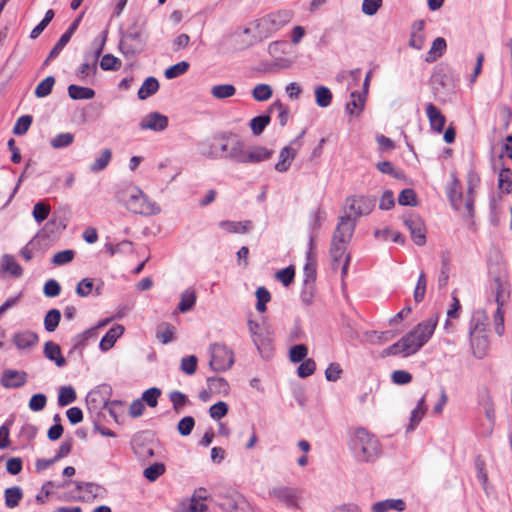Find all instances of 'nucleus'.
<instances>
[{"label":"nucleus","mask_w":512,"mask_h":512,"mask_svg":"<svg viewBox=\"0 0 512 512\" xmlns=\"http://www.w3.org/2000/svg\"><path fill=\"white\" fill-rule=\"evenodd\" d=\"M327 213L322 207H317L309 213L308 218V248H315V239L320 233L323 222L326 220Z\"/></svg>","instance_id":"13"},{"label":"nucleus","mask_w":512,"mask_h":512,"mask_svg":"<svg viewBox=\"0 0 512 512\" xmlns=\"http://www.w3.org/2000/svg\"><path fill=\"white\" fill-rule=\"evenodd\" d=\"M38 341V335L29 330L17 332L13 336V343L19 350L33 347L38 343Z\"/></svg>","instance_id":"21"},{"label":"nucleus","mask_w":512,"mask_h":512,"mask_svg":"<svg viewBox=\"0 0 512 512\" xmlns=\"http://www.w3.org/2000/svg\"><path fill=\"white\" fill-rule=\"evenodd\" d=\"M356 224L357 220L355 217H351L349 214L340 215L332 235V240L337 243L349 244L353 237Z\"/></svg>","instance_id":"11"},{"label":"nucleus","mask_w":512,"mask_h":512,"mask_svg":"<svg viewBox=\"0 0 512 512\" xmlns=\"http://www.w3.org/2000/svg\"><path fill=\"white\" fill-rule=\"evenodd\" d=\"M447 44L446 40L442 37H437L430 48V50L427 53L426 61L427 62H434L438 58H440L443 53L446 51Z\"/></svg>","instance_id":"38"},{"label":"nucleus","mask_w":512,"mask_h":512,"mask_svg":"<svg viewBox=\"0 0 512 512\" xmlns=\"http://www.w3.org/2000/svg\"><path fill=\"white\" fill-rule=\"evenodd\" d=\"M244 499L245 497L241 494L228 495L223 498V502H221L219 506L224 512H233Z\"/></svg>","instance_id":"52"},{"label":"nucleus","mask_w":512,"mask_h":512,"mask_svg":"<svg viewBox=\"0 0 512 512\" xmlns=\"http://www.w3.org/2000/svg\"><path fill=\"white\" fill-rule=\"evenodd\" d=\"M347 243H337L333 240H331V247H330V255L335 263H340L342 260L343 266H342V274L347 273L348 265L350 256L346 253L347 251Z\"/></svg>","instance_id":"18"},{"label":"nucleus","mask_w":512,"mask_h":512,"mask_svg":"<svg viewBox=\"0 0 512 512\" xmlns=\"http://www.w3.org/2000/svg\"><path fill=\"white\" fill-rule=\"evenodd\" d=\"M198 359L195 355L183 357L181 359V371L187 375H192L196 372Z\"/></svg>","instance_id":"62"},{"label":"nucleus","mask_w":512,"mask_h":512,"mask_svg":"<svg viewBox=\"0 0 512 512\" xmlns=\"http://www.w3.org/2000/svg\"><path fill=\"white\" fill-rule=\"evenodd\" d=\"M169 399L172 402L173 409L176 412H179L180 409L182 407H184L189 402L188 397L184 393L177 391V390L172 391L169 394Z\"/></svg>","instance_id":"61"},{"label":"nucleus","mask_w":512,"mask_h":512,"mask_svg":"<svg viewBox=\"0 0 512 512\" xmlns=\"http://www.w3.org/2000/svg\"><path fill=\"white\" fill-rule=\"evenodd\" d=\"M483 333L484 328L480 327L479 319L473 317L469 329L470 342L474 355L479 359L485 356L489 347L488 337Z\"/></svg>","instance_id":"10"},{"label":"nucleus","mask_w":512,"mask_h":512,"mask_svg":"<svg viewBox=\"0 0 512 512\" xmlns=\"http://www.w3.org/2000/svg\"><path fill=\"white\" fill-rule=\"evenodd\" d=\"M161 395V390L156 387H152L144 391L140 400L147 403L150 407H155L158 403V398Z\"/></svg>","instance_id":"64"},{"label":"nucleus","mask_w":512,"mask_h":512,"mask_svg":"<svg viewBox=\"0 0 512 512\" xmlns=\"http://www.w3.org/2000/svg\"><path fill=\"white\" fill-rule=\"evenodd\" d=\"M112 159V151L110 148H105L95 158L94 162L90 165V171L100 172L104 170Z\"/></svg>","instance_id":"41"},{"label":"nucleus","mask_w":512,"mask_h":512,"mask_svg":"<svg viewBox=\"0 0 512 512\" xmlns=\"http://www.w3.org/2000/svg\"><path fill=\"white\" fill-rule=\"evenodd\" d=\"M290 10H279L269 13L255 21V41H261L270 37L273 33L280 30L292 19Z\"/></svg>","instance_id":"4"},{"label":"nucleus","mask_w":512,"mask_h":512,"mask_svg":"<svg viewBox=\"0 0 512 512\" xmlns=\"http://www.w3.org/2000/svg\"><path fill=\"white\" fill-rule=\"evenodd\" d=\"M219 227L227 233H247L252 228V222L246 221H221Z\"/></svg>","instance_id":"30"},{"label":"nucleus","mask_w":512,"mask_h":512,"mask_svg":"<svg viewBox=\"0 0 512 512\" xmlns=\"http://www.w3.org/2000/svg\"><path fill=\"white\" fill-rule=\"evenodd\" d=\"M498 183L501 192H510L512 189V170L509 168H503L499 173Z\"/></svg>","instance_id":"59"},{"label":"nucleus","mask_w":512,"mask_h":512,"mask_svg":"<svg viewBox=\"0 0 512 512\" xmlns=\"http://www.w3.org/2000/svg\"><path fill=\"white\" fill-rule=\"evenodd\" d=\"M77 398L75 389L72 386H63L59 390L58 405L61 407L73 403Z\"/></svg>","instance_id":"46"},{"label":"nucleus","mask_w":512,"mask_h":512,"mask_svg":"<svg viewBox=\"0 0 512 512\" xmlns=\"http://www.w3.org/2000/svg\"><path fill=\"white\" fill-rule=\"evenodd\" d=\"M404 224L411 234V238L418 246H423L426 243V229L423 221L416 216H410L404 219Z\"/></svg>","instance_id":"14"},{"label":"nucleus","mask_w":512,"mask_h":512,"mask_svg":"<svg viewBox=\"0 0 512 512\" xmlns=\"http://www.w3.org/2000/svg\"><path fill=\"white\" fill-rule=\"evenodd\" d=\"M246 153L245 144L239 136L233 134V137H229V152L226 154V159L245 163Z\"/></svg>","instance_id":"17"},{"label":"nucleus","mask_w":512,"mask_h":512,"mask_svg":"<svg viewBox=\"0 0 512 512\" xmlns=\"http://www.w3.org/2000/svg\"><path fill=\"white\" fill-rule=\"evenodd\" d=\"M190 67V64L186 61L178 62L175 65L170 66L165 70V77L167 79H174L185 74Z\"/></svg>","instance_id":"54"},{"label":"nucleus","mask_w":512,"mask_h":512,"mask_svg":"<svg viewBox=\"0 0 512 512\" xmlns=\"http://www.w3.org/2000/svg\"><path fill=\"white\" fill-rule=\"evenodd\" d=\"M73 141H74V135L70 132H65V133H60V134H57L56 136H54L50 141V145L54 149H61V148L68 147L69 145H71L73 143Z\"/></svg>","instance_id":"51"},{"label":"nucleus","mask_w":512,"mask_h":512,"mask_svg":"<svg viewBox=\"0 0 512 512\" xmlns=\"http://www.w3.org/2000/svg\"><path fill=\"white\" fill-rule=\"evenodd\" d=\"M271 118L268 114H262L254 117L250 121V128L254 135L258 136L263 133L266 126L270 123Z\"/></svg>","instance_id":"47"},{"label":"nucleus","mask_w":512,"mask_h":512,"mask_svg":"<svg viewBox=\"0 0 512 512\" xmlns=\"http://www.w3.org/2000/svg\"><path fill=\"white\" fill-rule=\"evenodd\" d=\"M33 118L31 115H23L19 117L13 127V133L17 136L24 135L32 124Z\"/></svg>","instance_id":"58"},{"label":"nucleus","mask_w":512,"mask_h":512,"mask_svg":"<svg viewBox=\"0 0 512 512\" xmlns=\"http://www.w3.org/2000/svg\"><path fill=\"white\" fill-rule=\"evenodd\" d=\"M406 509V503L402 499H386L372 505V512H388L395 510L402 512Z\"/></svg>","instance_id":"26"},{"label":"nucleus","mask_w":512,"mask_h":512,"mask_svg":"<svg viewBox=\"0 0 512 512\" xmlns=\"http://www.w3.org/2000/svg\"><path fill=\"white\" fill-rule=\"evenodd\" d=\"M97 327H92L84 332L76 335L73 338V346L69 350L68 355H72L74 352L78 351L80 355H82L83 348L86 346L87 341L91 338H95L97 336Z\"/></svg>","instance_id":"25"},{"label":"nucleus","mask_w":512,"mask_h":512,"mask_svg":"<svg viewBox=\"0 0 512 512\" xmlns=\"http://www.w3.org/2000/svg\"><path fill=\"white\" fill-rule=\"evenodd\" d=\"M449 201L453 209L458 211L465 221L472 223L475 202L473 194H449Z\"/></svg>","instance_id":"12"},{"label":"nucleus","mask_w":512,"mask_h":512,"mask_svg":"<svg viewBox=\"0 0 512 512\" xmlns=\"http://www.w3.org/2000/svg\"><path fill=\"white\" fill-rule=\"evenodd\" d=\"M5 505L14 508L19 505L23 498V491L19 486H13L4 491Z\"/></svg>","instance_id":"40"},{"label":"nucleus","mask_w":512,"mask_h":512,"mask_svg":"<svg viewBox=\"0 0 512 512\" xmlns=\"http://www.w3.org/2000/svg\"><path fill=\"white\" fill-rule=\"evenodd\" d=\"M159 89V82L155 77H148L144 80L143 84L138 90V98L145 100L154 95Z\"/></svg>","instance_id":"37"},{"label":"nucleus","mask_w":512,"mask_h":512,"mask_svg":"<svg viewBox=\"0 0 512 512\" xmlns=\"http://www.w3.org/2000/svg\"><path fill=\"white\" fill-rule=\"evenodd\" d=\"M349 447L354 458L359 462H374L381 454L379 440L362 427L354 431Z\"/></svg>","instance_id":"2"},{"label":"nucleus","mask_w":512,"mask_h":512,"mask_svg":"<svg viewBox=\"0 0 512 512\" xmlns=\"http://www.w3.org/2000/svg\"><path fill=\"white\" fill-rule=\"evenodd\" d=\"M105 40L93 52L84 55V62L78 67L75 72L77 79L84 83H89L95 77L98 67V59L102 53Z\"/></svg>","instance_id":"9"},{"label":"nucleus","mask_w":512,"mask_h":512,"mask_svg":"<svg viewBox=\"0 0 512 512\" xmlns=\"http://www.w3.org/2000/svg\"><path fill=\"white\" fill-rule=\"evenodd\" d=\"M229 137H233L232 133L223 134L210 146L209 155L213 158H226L229 152Z\"/></svg>","instance_id":"28"},{"label":"nucleus","mask_w":512,"mask_h":512,"mask_svg":"<svg viewBox=\"0 0 512 512\" xmlns=\"http://www.w3.org/2000/svg\"><path fill=\"white\" fill-rule=\"evenodd\" d=\"M142 32L136 25L129 27L119 43V49L125 57H134L144 49Z\"/></svg>","instance_id":"8"},{"label":"nucleus","mask_w":512,"mask_h":512,"mask_svg":"<svg viewBox=\"0 0 512 512\" xmlns=\"http://www.w3.org/2000/svg\"><path fill=\"white\" fill-rule=\"evenodd\" d=\"M257 303L256 310L260 313L266 311V304L271 300V294L264 286L258 287L255 292Z\"/></svg>","instance_id":"48"},{"label":"nucleus","mask_w":512,"mask_h":512,"mask_svg":"<svg viewBox=\"0 0 512 512\" xmlns=\"http://www.w3.org/2000/svg\"><path fill=\"white\" fill-rule=\"evenodd\" d=\"M100 67L104 71H116L121 67V60L112 54H105L100 61Z\"/></svg>","instance_id":"57"},{"label":"nucleus","mask_w":512,"mask_h":512,"mask_svg":"<svg viewBox=\"0 0 512 512\" xmlns=\"http://www.w3.org/2000/svg\"><path fill=\"white\" fill-rule=\"evenodd\" d=\"M375 205V199L366 194H352L347 197L343 214H349L357 220L362 215L369 214Z\"/></svg>","instance_id":"7"},{"label":"nucleus","mask_w":512,"mask_h":512,"mask_svg":"<svg viewBox=\"0 0 512 512\" xmlns=\"http://www.w3.org/2000/svg\"><path fill=\"white\" fill-rule=\"evenodd\" d=\"M165 472V465L160 462H156L144 469V477L150 481H156Z\"/></svg>","instance_id":"53"},{"label":"nucleus","mask_w":512,"mask_h":512,"mask_svg":"<svg viewBox=\"0 0 512 512\" xmlns=\"http://www.w3.org/2000/svg\"><path fill=\"white\" fill-rule=\"evenodd\" d=\"M272 88L268 84H258L252 90V96L256 101H267L272 96Z\"/></svg>","instance_id":"56"},{"label":"nucleus","mask_w":512,"mask_h":512,"mask_svg":"<svg viewBox=\"0 0 512 512\" xmlns=\"http://www.w3.org/2000/svg\"><path fill=\"white\" fill-rule=\"evenodd\" d=\"M425 401H426L425 396H422L419 399V401L417 402L416 407L412 410L411 416H410V423L407 427V431H413L418 426V424L420 423L422 418L424 417V415L427 411V406L425 405Z\"/></svg>","instance_id":"32"},{"label":"nucleus","mask_w":512,"mask_h":512,"mask_svg":"<svg viewBox=\"0 0 512 512\" xmlns=\"http://www.w3.org/2000/svg\"><path fill=\"white\" fill-rule=\"evenodd\" d=\"M68 95L73 100H89L94 98L95 91L92 88L71 84L68 86Z\"/></svg>","instance_id":"33"},{"label":"nucleus","mask_w":512,"mask_h":512,"mask_svg":"<svg viewBox=\"0 0 512 512\" xmlns=\"http://www.w3.org/2000/svg\"><path fill=\"white\" fill-rule=\"evenodd\" d=\"M43 354L59 368L66 365V359L62 355L60 346L53 341H47L44 344Z\"/></svg>","instance_id":"20"},{"label":"nucleus","mask_w":512,"mask_h":512,"mask_svg":"<svg viewBox=\"0 0 512 512\" xmlns=\"http://www.w3.org/2000/svg\"><path fill=\"white\" fill-rule=\"evenodd\" d=\"M167 126L168 118L159 112L147 114L139 123L141 130H152L156 132L165 130Z\"/></svg>","instance_id":"15"},{"label":"nucleus","mask_w":512,"mask_h":512,"mask_svg":"<svg viewBox=\"0 0 512 512\" xmlns=\"http://www.w3.org/2000/svg\"><path fill=\"white\" fill-rule=\"evenodd\" d=\"M119 196L118 200L132 213L149 216L160 211L157 203L147 194H119Z\"/></svg>","instance_id":"5"},{"label":"nucleus","mask_w":512,"mask_h":512,"mask_svg":"<svg viewBox=\"0 0 512 512\" xmlns=\"http://www.w3.org/2000/svg\"><path fill=\"white\" fill-rule=\"evenodd\" d=\"M490 290L489 301L497 304V308L494 312L495 332L499 336H502L505 331L503 307L510 297L509 285L502 278L495 277L490 284Z\"/></svg>","instance_id":"3"},{"label":"nucleus","mask_w":512,"mask_h":512,"mask_svg":"<svg viewBox=\"0 0 512 512\" xmlns=\"http://www.w3.org/2000/svg\"><path fill=\"white\" fill-rule=\"evenodd\" d=\"M423 20H417L412 24V31L409 39V46L421 50L425 45V34H424Z\"/></svg>","instance_id":"23"},{"label":"nucleus","mask_w":512,"mask_h":512,"mask_svg":"<svg viewBox=\"0 0 512 512\" xmlns=\"http://www.w3.org/2000/svg\"><path fill=\"white\" fill-rule=\"evenodd\" d=\"M196 293L193 289H186L181 294V299L178 304V310L181 312L189 311L196 303Z\"/></svg>","instance_id":"44"},{"label":"nucleus","mask_w":512,"mask_h":512,"mask_svg":"<svg viewBox=\"0 0 512 512\" xmlns=\"http://www.w3.org/2000/svg\"><path fill=\"white\" fill-rule=\"evenodd\" d=\"M427 287V277L426 274L422 271L418 277L416 287L414 289L413 297L416 303H420L423 301L426 293Z\"/></svg>","instance_id":"55"},{"label":"nucleus","mask_w":512,"mask_h":512,"mask_svg":"<svg viewBox=\"0 0 512 512\" xmlns=\"http://www.w3.org/2000/svg\"><path fill=\"white\" fill-rule=\"evenodd\" d=\"M175 328L169 323H161L157 328V338L167 344L174 340Z\"/></svg>","instance_id":"49"},{"label":"nucleus","mask_w":512,"mask_h":512,"mask_svg":"<svg viewBox=\"0 0 512 512\" xmlns=\"http://www.w3.org/2000/svg\"><path fill=\"white\" fill-rule=\"evenodd\" d=\"M426 115L430 122L431 129L437 133H441L446 123V118L441 111L433 103H429L426 106Z\"/></svg>","instance_id":"19"},{"label":"nucleus","mask_w":512,"mask_h":512,"mask_svg":"<svg viewBox=\"0 0 512 512\" xmlns=\"http://www.w3.org/2000/svg\"><path fill=\"white\" fill-rule=\"evenodd\" d=\"M315 102L321 108H326L331 105L333 94L326 86L319 85L315 88Z\"/></svg>","instance_id":"39"},{"label":"nucleus","mask_w":512,"mask_h":512,"mask_svg":"<svg viewBox=\"0 0 512 512\" xmlns=\"http://www.w3.org/2000/svg\"><path fill=\"white\" fill-rule=\"evenodd\" d=\"M124 333V327L120 324H117L111 327L107 333L102 337L99 343V348L106 352L110 350L117 339Z\"/></svg>","instance_id":"24"},{"label":"nucleus","mask_w":512,"mask_h":512,"mask_svg":"<svg viewBox=\"0 0 512 512\" xmlns=\"http://www.w3.org/2000/svg\"><path fill=\"white\" fill-rule=\"evenodd\" d=\"M61 320V313L58 309L53 308L47 312L44 317V328L47 332H54Z\"/></svg>","instance_id":"45"},{"label":"nucleus","mask_w":512,"mask_h":512,"mask_svg":"<svg viewBox=\"0 0 512 512\" xmlns=\"http://www.w3.org/2000/svg\"><path fill=\"white\" fill-rule=\"evenodd\" d=\"M55 84V78L53 76H47L44 80H42L35 89V95L38 98L47 97L53 89Z\"/></svg>","instance_id":"50"},{"label":"nucleus","mask_w":512,"mask_h":512,"mask_svg":"<svg viewBox=\"0 0 512 512\" xmlns=\"http://www.w3.org/2000/svg\"><path fill=\"white\" fill-rule=\"evenodd\" d=\"M312 251L310 248H308V251L306 252V264L304 267V281L303 286H309L314 285L315 278H316V270H315V260L312 255Z\"/></svg>","instance_id":"35"},{"label":"nucleus","mask_w":512,"mask_h":512,"mask_svg":"<svg viewBox=\"0 0 512 512\" xmlns=\"http://www.w3.org/2000/svg\"><path fill=\"white\" fill-rule=\"evenodd\" d=\"M210 93L213 98L223 100L234 96L236 93V88L232 84H219L214 85L211 88Z\"/></svg>","instance_id":"43"},{"label":"nucleus","mask_w":512,"mask_h":512,"mask_svg":"<svg viewBox=\"0 0 512 512\" xmlns=\"http://www.w3.org/2000/svg\"><path fill=\"white\" fill-rule=\"evenodd\" d=\"M438 323V315L433 314L418 323L410 332L396 343L383 350L384 356L399 355L403 357L417 353L432 337Z\"/></svg>","instance_id":"1"},{"label":"nucleus","mask_w":512,"mask_h":512,"mask_svg":"<svg viewBox=\"0 0 512 512\" xmlns=\"http://www.w3.org/2000/svg\"><path fill=\"white\" fill-rule=\"evenodd\" d=\"M1 270L15 278H20L23 275V268L16 261L15 257L10 254H4L1 257Z\"/></svg>","instance_id":"27"},{"label":"nucleus","mask_w":512,"mask_h":512,"mask_svg":"<svg viewBox=\"0 0 512 512\" xmlns=\"http://www.w3.org/2000/svg\"><path fill=\"white\" fill-rule=\"evenodd\" d=\"M74 257H75L74 250L67 249V250L59 251L53 256L52 263L54 265H58V266L65 265V264L70 263L74 259Z\"/></svg>","instance_id":"60"},{"label":"nucleus","mask_w":512,"mask_h":512,"mask_svg":"<svg viewBox=\"0 0 512 512\" xmlns=\"http://www.w3.org/2000/svg\"><path fill=\"white\" fill-rule=\"evenodd\" d=\"M198 492H206L205 488H199L195 490L189 500V505L183 512H207L208 506L204 503L207 496H198Z\"/></svg>","instance_id":"31"},{"label":"nucleus","mask_w":512,"mask_h":512,"mask_svg":"<svg viewBox=\"0 0 512 512\" xmlns=\"http://www.w3.org/2000/svg\"><path fill=\"white\" fill-rule=\"evenodd\" d=\"M210 361L209 366L215 372H224L229 370L234 364L233 351L221 343H213L209 346Z\"/></svg>","instance_id":"6"},{"label":"nucleus","mask_w":512,"mask_h":512,"mask_svg":"<svg viewBox=\"0 0 512 512\" xmlns=\"http://www.w3.org/2000/svg\"><path fill=\"white\" fill-rule=\"evenodd\" d=\"M273 155V150L263 146H255L246 153L245 163H260L270 159Z\"/></svg>","instance_id":"29"},{"label":"nucleus","mask_w":512,"mask_h":512,"mask_svg":"<svg viewBox=\"0 0 512 512\" xmlns=\"http://www.w3.org/2000/svg\"><path fill=\"white\" fill-rule=\"evenodd\" d=\"M207 384L213 394L226 395L229 392V384L223 377H208Z\"/></svg>","instance_id":"42"},{"label":"nucleus","mask_w":512,"mask_h":512,"mask_svg":"<svg viewBox=\"0 0 512 512\" xmlns=\"http://www.w3.org/2000/svg\"><path fill=\"white\" fill-rule=\"evenodd\" d=\"M0 382L4 388H20L27 382V374L24 371L7 369L3 371Z\"/></svg>","instance_id":"16"},{"label":"nucleus","mask_w":512,"mask_h":512,"mask_svg":"<svg viewBox=\"0 0 512 512\" xmlns=\"http://www.w3.org/2000/svg\"><path fill=\"white\" fill-rule=\"evenodd\" d=\"M295 154V150L291 147H284L280 151L279 161L275 164V169L278 172H286L289 169L291 162L295 158Z\"/></svg>","instance_id":"36"},{"label":"nucleus","mask_w":512,"mask_h":512,"mask_svg":"<svg viewBox=\"0 0 512 512\" xmlns=\"http://www.w3.org/2000/svg\"><path fill=\"white\" fill-rule=\"evenodd\" d=\"M350 98L351 100L346 104V111L350 115H354L355 109H358L357 115H359L365 107L367 96L361 92L353 91L350 94Z\"/></svg>","instance_id":"34"},{"label":"nucleus","mask_w":512,"mask_h":512,"mask_svg":"<svg viewBox=\"0 0 512 512\" xmlns=\"http://www.w3.org/2000/svg\"><path fill=\"white\" fill-rule=\"evenodd\" d=\"M269 495L277 498L287 506H295L297 502L296 491L293 488L281 486L269 490Z\"/></svg>","instance_id":"22"},{"label":"nucleus","mask_w":512,"mask_h":512,"mask_svg":"<svg viewBox=\"0 0 512 512\" xmlns=\"http://www.w3.org/2000/svg\"><path fill=\"white\" fill-rule=\"evenodd\" d=\"M308 349L304 344H297L291 347L289 357L291 362L298 363L305 359Z\"/></svg>","instance_id":"63"}]
</instances>
